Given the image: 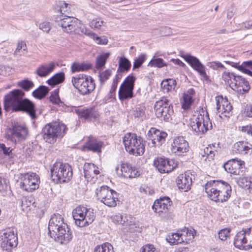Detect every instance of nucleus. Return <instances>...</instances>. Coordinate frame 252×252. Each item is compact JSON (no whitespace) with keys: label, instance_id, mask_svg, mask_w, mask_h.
I'll return each mask as SVG.
<instances>
[{"label":"nucleus","instance_id":"bb28decb","mask_svg":"<svg viewBox=\"0 0 252 252\" xmlns=\"http://www.w3.org/2000/svg\"><path fill=\"white\" fill-rule=\"evenodd\" d=\"M216 109L218 113L224 114L225 117L231 111L232 106L226 98L222 97H216Z\"/></svg>","mask_w":252,"mask_h":252},{"label":"nucleus","instance_id":"7ed1b4c3","mask_svg":"<svg viewBox=\"0 0 252 252\" xmlns=\"http://www.w3.org/2000/svg\"><path fill=\"white\" fill-rule=\"evenodd\" d=\"M73 175L71 166L68 163H55L51 168V177L57 184L69 182Z\"/></svg>","mask_w":252,"mask_h":252},{"label":"nucleus","instance_id":"a19ab883","mask_svg":"<svg viewBox=\"0 0 252 252\" xmlns=\"http://www.w3.org/2000/svg\"><path fill=\"white\" fill-rule=\"evenodd\" d=\"M182 239L179 230L176 233L168 235L166 237L167 241L172 245L183 243V240H182Z\"/></svg>","mask_w":252,"mask_h":252},{"label":"nucleus","instance_id":"9b49d317","mask_svg":"<svg viewBox=\"0 0 252 252\" xmlns=\"http://www.w3.org/2000/svg\"><path fill=\"white\" fill-rule=\"evenodd\" d=\"M57 228L54 230H49V233L52 238L61 244H66L72 239V235L67 224L64 222L62 224H58Z\"/></svg>","mask_w":252,"mask_h":252},{"label":"nucleus","instance_id":"4be33fe9","mask_svg":"<svg viewBox=\"0 0 252 252\" xmlns=\"http://www.w3.org/2000/svg\"><path fill=\"white\" fill-rule=\"evenodd\" d=\"M154 165L161 173H169L176 166L173 160L161 157H158L154 160Z\"/></svg>","mask_w":252,"mask_h":252},{"label":"nucleus","instance_id":"e433bc0d","mask_svg":"<svg viewBox=\"0 0 252 252\" xmlns=\"http://www.w3.org/2000/svg\"><path fill=\"white\" fill-rule=\"evenodd\" d=\"M63 222V218L59 214H55L51 217L48 225L49 230H54L57 228L56 226L58 224L61 223L62 224Z\"/></svg>","mask_w":252,"mask_h":252},{"label":"nucleus","instance_id":"20e7f679","mask_svg":"<svg viewBox=\"0 0 252 252\" xmlns=\"http://www.w3.org/2000/svg\"><path fill=\"white\" fill-rule=\"evenodd\" d=\"M66 126L59 122H54L46 125L42 128L44 140L50 144L54 143L58 138L63 136L66 130Z\"/></svg>","mask_w":252,"mask_h":252},{"label":"nucleus","instance_id":"49530a36","mask_svg":"<svg viewBox=\"0 0 252 252\" xmlns=\"http://www.w3.org/2000/svg\"><path fill=\"white\" fill-rule=\"evenodd\" d=\"M233 73L224 71L222 74V78L226 84L229 85L232 88L234 80H235L236 76Z\"/></svg>","mask_w":252,"mask_h":252},{"label":"nucleus","instance_id":"2f4dec72","mask_svg":"<svg viewBox=\"0 0 252 252\" xmlns=\"http://www.w3.org/2000/svg\"><path fill=\"white\" fill-rule=\"evenodd\" d=\"M103 142L93 137H88L86 142V147L88 150L94 152L101 153Z\"/></svg>","mask_w":252,"mask_h":252},{"label":"nucleus","instance_id":"aec40b11","mask_svg":"<svg viewBox=\"0 0 252 252\" xmlns=\"http://www.w3.org/2000/svg\"><path fill=\"white\" fill-rule=\"evenodd\" d=\"M115 171L119 176L124 178H136L140 175L139 171L134 167L128 163H122L120 168L119 166L115 167Z\"/></svg>","mask_w":252,"mask_h":252},{"label":"nucleus","instance_id":"09e8293b","mask_svg":"<svg viewBox=\"0 0 252 252\" xmlns=\"http://www.w3.org/2000/svg\"><path fill=\"white\" fill-rule=\"evenodd\" d=\"M94 252H114L113 247L109 243H105L101 246H96Z\"/></svg>","mask_w":252,"mask_h":252},{"label":"nucleus","instance_id":"ea45409f","mask_svg":"<svg viewBox=\"0 0 252 252\" xmlns=\"http://www.w3.org/2000/svg\"><path fill=\"white\" fill-rule=\"evenodd\" d=\"M64 73L63 72L57 73L50 78L47 82L49 85L54 86L62 83L64 80Z\"/></svg>","mask_w":252,"mask_h":252},{"label":"nucleus","instance_id":"393cba45","mask_svg":"<svg viewBox=\"0 0 252 252\" xmlns=\"http://www.w3.org/2000/svg\"><path fill=\"white\" fill-rule=\"evenodd\" d=\"M192 175L190 172L180 174L176 179L179 189L184 191L189 190L192 183Z\"/></svg>","mask_w":252,"mask_h":252},{"label":"nucleus","instance_id":"e2e57ef3","mask_svg":"<svg viewBox=\"0 0 252 252\" xmlns=\"http://www.w3.org/2000/svg\"><path fill=\"white\" fill-rule=\"evenodd\" d=\"M230 233V230L228 229H223L220 230L219 232V237L222 240L224 241L226 240L227 237L229 236Z\"/></svg>","mask_w":252,"mask_h":252},{"label":"nucleus","instance_id":"8fccbe9b","mask_svg":"<svg viewBox=\"0 0 252 252\" xmlns=\"http://www.w3.org/2000/svg\"><path fill=\"white\" fill-rule=\"evenodd\" d=\"M17 84L19 87L22 88L25 91H29L34 86L33 83L28 79L19 81Z\"/></svg>","mask_w":252,"mask_h":252},{"label":"nucleus","instance_id":"5701e85b","mask_svg":"<svg viewBox=\"0 0 252 252\" xmlns=\"http://www.w3.org/2000/svg\"><path fill=\"white\" fill-rule=\"evenodd\" d=\"M172 205V201L169 197L164 196L157 199L152 206L153 209L156 213H166L168 212V207Z\"/></svg>","mask_w":252,"mask_h":252},{"label":"nucleus","instance_id":"dca6fc26","mask_svg":"<svg viewBox=\"0 0 252 252\" xmlns=\"http://www.w3.org/2000/svg\"><path fill=\"white\" fill-rule=\"evenodd\" d=\"M224 182L222 180H210L205 184V192L212 200L218 202L219 200L220 190L223 187Z\"/></svg>","mask_w":252,"mask_h":252},{"label":"nucleus","instance_id":"f03ea898","mask_svg":"<svg viewBox=\"0 0 252 252\" xmlns=\"http://www.w3.org/2000/svg\"><path fill=\"white\" fill-rule=\"evenodd\" d=\"M55 22L62 28L63 31L68 33L84 34L87 36H94L90 30L81 24L77 18L66 14L57 15Z\"/></svg>","mask_w":252,"mask_h":252},{"label":"nucleus","instance_id":"864d4df0","mask_svg":"<svg viewBox=\"0 0 252 252\" xmlns=\"http://www.w3.org/2000/svg\"><path fill=\"white\" fill-rule=\"evenodd\" d=\"M27 45L25 41H19L17 44V48L14 53V55H21L24 51L27 50Z\"/></svg>","mask_w":252,"mask_h":252},{"label":"nucleus","instance_id":"412c9836","mask_svg":"<svg viewBox=\"0 0 252 252\" xmlns=\"http://www.w3.org/2000/svg\"><path fill=\"white\" fill-rule=\"evenodd\" d=\"M244 164V161L237 158H233L226 162L223 165V167L228 173L236 175H241L243 173L242 169Z\"/></svg>","mask_w":252,"mask_h":252},{"label":"nucleus","instance_id":"f704fd0d","mask_svg":"<svg viewBox=\"0 0 252 252\" xmlns=\"http://www.w3.org/2000/svg\"><path fill=\"white\" fill-rule=\"evenodd\" d=\"M223 185V187H222L220 190L219 200H218L219 202L227 201L231 195L232 190L229 184L224 181Z\"/></svg>","mask_w":252,"mask_h":252},{"label":"nucleus","instance_id":"3c124183","mask_svg":"<svg viewBox=\"0 0 252 252\" xmlns=\"http://www.w3.org/2000/svg\"><path fill=\"white\" fill-rule=\"evenodd\" d=\"M146 55L145 54H141L137 58L134 60L133 69L139 68L146 60Z\"/></svg>","mask_w":252,"mask_h":252},{"label":"nucleus","instance_id":"b1692460","mask_svg":"<svg viewBox=\"0 0 252 252\" xmlns=\"http://www.w3.org/2000/svg\"><path fill=\"white\" fill-rule=\"evenodd\" d=\"M84 177L88 182L94 183L99 173L98 168L92 163H85L83 167Z\"/></svg>","mask_w":252,"mask_h":252},{"label":"nucleus","instance_id":"de8ad7c7","mask_svg":"<svg viewBox=\"0 0 252 252\" xmlns=\"http://www.w3.org/2000/svg\"><path fill=\"white\" fill-rule=\"evenodd\" d=\"M145 110V107L144 106L140 105L138 106L133 111V115L135 118H136L140 121H143L146 117Z\"/></svg>","mask_w":252,"mask_h":252},{"label":"nucleus","instance_id":"c9c22d12","mask_svg":"<svg viewBox=\"0 0 252 252\" xmlns=\"http://www.w3.org/2000/svg\"><path fill=\"white\" fill-rule=\"evenodd\" d=\"M131 66L130 62L126 57L119 58V66L117 70V73L127 72Z\"/></svg>","mask_w":252,"mask_h":252},{"label":"nucleus","instance_id":"0e129e2a","mask_svg":"<svg viewBox=\"0 0 252 252\" xmlns=\"http://www.w3.org/2000/svg\"><path fill=\"white\" fill-rule=\"evenodd\" d=\"M120 79L121 78L118 76V75H116L115 78L113 79L111 88L110 91L111 94H112L115 92L117 88L118 83L119 82Z\"/></svg>","mask_w":252,"mask_h":252},{"label":"nucleus","instance_id":"13d9d810","mask_svg":"<svg viewBox=\"0 0 252 252\" xmlns=\"http://www.w3.org/2000/svg\"><path fill=\"white\" fill-rule=\"evenodd\" d=\"M90 32L94 34V36H88L94 39V40H95V41L97 44H103V45L107 44V43L108 42V40L107 38H106L104 37H103L102 38H101L100 37L97 36L95 34V33H94L91 30H90Z\"/></svg>","mask_w":252,"mask_h":252},{"label":"nucleus","instance_id":"2eb2a0df","mask_svg":"<svg viewBox=\"0 0 252 252\" xmlns=\"http://www.w3.org/2000/svg\"><path fill=\"white\" fill-rule=\"evenodd\" d=\"M17 237L10 229L2 231L0 233V244L2 249L10 251L17 245Z\"/></svg>","mask_w":252,"mask_h":252},{"label":"nucleus","instance_id":"5fc2aeb1","mask_svg":"<svg viewBox=\"0 0 252 252\" xmlns=\"http://www.w3.org/2000/svg\"><path fill=\"white\" fill-rule=\"evenodd\" d=\"M111 74L112 71L109 69H107L104 71L99 72L98 76L100 84L101 85L103 84L104 82L109 79Z\"/></svg>","mask_w":252,"mask_h":252},{"label":"nucleus","instance_id":"338daca9","mask_svg":"<svg viewBox=\"0 0 252 252\" xmlns=\"http://www.w3.org/2000/svg\"><path fill=\"white\" fill-rule=\"evenodd\" d=\"M243 114L248 117H252V103L246 104L244 108Z\"/></svg>","mask_w":252,"mask_h":252},{"label":"nucleus","instance_id":"9d476101","mask_svg":"<svg viewBox=\"0 0 252 252\" xmlns=\"http://www.w3.org/2000/svg\"><path fill=\"white\" fill-rule=\"evenodd\" d=\"M154 110L158 118L165 122L172 120L174 114L173 105L167 98L162 97L156 101L154 105Z\"/></svg>","mask_w":252,"mask_h":252},{"label":"nucleus","instance_id":"1a4fd4ad","mask_svg":"<svg viewBox=\"0 0 252 252\" xmlns=\"http://www.w3.org/2000/svg\"><path fill=\"white\" fill-rule=\"evenodd\" d=\"M72 215L76 225L79 227L89 225L95 218L93 210L83 206H79L73 210Z\"/></svg>","mask_w":252,"mask_h":252},{"label":"nucleus","instance_id":"ddd939ff","mask_svg":"<svg viewBox=\"0 0 252 252\" xmlns=\"http://www.w3.org/2000/svg\"><path fill=\"white\" fill-rule=\"evenodd\" d=\"M136 78L132 75L127 76L119 88L118 95L120 100L129 99L134 96L133 90Z\"/></svg>","mask_w":252,"mask_h":252},{"label":"nucleus","instance_id":"a211bd4d","mask_svg":"<svg viewBox=\"0 0 252 252\" xmlns=\"http://www.w3.org/2000/svg\"><path fill=\"white\" fill-rule=\"evenodd\" d=\"M148 140L152 141L151 147H160L165 143V139L167 136L166 132L160 131L155 127H152L146 135Z\"/></svg>","mask_w":252,"mask_h":252},{"label":"nucleus","instance_id":"c85d7f7f","mask_svg":"<svg viewBox=\"0 0 252 252\" xmlns=\"http://www.w3.org/2000/svg\"><path fill=\"white\" fill-rule=\"evenodd\" d=\"M224 62L237 68L243 73L247 74L252 77V71L249 69V68L252 69V60L244 62L240 65L239 64V63H234L231 61H225Z\"/></svg>","mask_w":252,"mask_h":252},{"label":"nucleus","instance_id":"37998d69","mask_svg":"<svg viewBox=\"0 0 252 252\" xmlns=\"http://www.w3.org/2000/svg\"><path fill=\"white\" fill-rule=\"evenodd\" d=\"M49 92L48 87L45 86H41L32 92V95L36 98L42 99L44 98Z\"/></svg>","mask_w":252,"mask_h":252},{"label":"nucleus","instance_id":"72a5a7b5","mask_svg":"<svg viewBox=\"0 0 252 252\" xmlns=\"http://www.w3.org/2000/svg\"><path fill=\"white\" fill-rule=\"evenodd\" d=\"M234 245L240 250L244 249L245 245H247V237L245 229H243L237 233L234 238Z\"/></svg>","mask_w":252,"mask_h":252},{"label":"nucleus","instance_id":"4d7b16f0","mask_svg":"<svg viewBox=\"0 0 252 252\" xmlns=\"http://www.w3.org/2000/svg\"><path fill=\"white\" fill-rule=\"evenodd\" d=\"M240 185L245 189H252V179L249 177L242 178L240 182Z\"/></svg>","mask_w":252,"mask_h":252},{"label":"nucleus","instance_id":"cd10ccee","mask_svg":"<svg viewBox=\"0 0 252 252\" xmlns=\"http://www.w3.org/2000/svg\"><path fill=\"white\" fill-rule=\"evenodd\" d=\"M232 151L242 155L251 154L252 153V145L246 141H238L233 145Z\"/></svg>","mask_w":252,"mask_h":252},{"label":"nucleus","instance_id":"4c0bfd02","mask_svg":"<svg viewBox=\"0 0 252 252\" xmlns=\"http://www.w3.org/2000/svg\"><path fill=\"white\" fill-rule=\"evenodd\" d=\"M160 55H159L158 52L156 53L152 59L149 63L148 66L158 68H161L166 66L167 64L164 62L162 59L157 58Z\"/></svg>","mask_w":252,"mask_h":252},{"label":"nucleus","instance_id":"603ef678","mask_svg":"<svg viewBox=\"0 0 252 252\" xmlns=\"http://www.w3.org/2000/svg\"><path fill=\"white\" fill-rule=\"evenodd\" d=\"M104 21L100 18H95L90 22V26L93 29L98 30L104 26Z\"/></svg>","mask_w":252,"mask_h":252},{"label":"nucleus","instance_id":"39448f33","mask_svg":"<svg viewBox=\"0 0 252 252\" xmlns=\"http://www.w3.org/2000/svg\"><path fill=\"white\" fill-rule=\"evenodd\" d=\"M126 151L131 155L137 156L143 154L145 145L140 137L135 133H127L123 138Z\"/></svg>","mask_w":252,"mask_h":252},{"label":"nucleus","instance_id":"79ce46f5","mask_svg":"<svg viewBox=\"0 0 252 252\" xmlns=\"http://www.w3.org/2000/svg\"><path fill=\"white\" fill-rule=\"evenodd\" d=\"M70 6L68 3L64 1H60L55 6V9L60 12L61 14L69 15V12L70 11Z\"/></svg>","mask_w":252,"mask_h":252},{"label":"nucleus","instance_id":"7c9ffc66","mask_svg":"<svg viewBox=\"0 0 252 252\" xmlns=\"http://www.w3.org/2000/svg\"><path fill=\"white\" fill-rule=\"evenodd\" d=\"M57 65L53 62L42 64L37 68L36 73L40 77H46L54 70Z\"/></svg>","mask_w":252,"mask_h":252},{"label":"nucleus","instance_id":"f8f14e48","mask_svg":"<svg viewBox=\"0 0 252 252\" xmlns=\"http://www.w3.org/2000/svg\"><path fill=\"white\" fill-rule=\"evenodd\" d=\"M96 194L98 200L109 207H115L117 205V192L110 189L106 186H103L96 189Z\"/></svg>","mask_w":252,"mask_h":252},{"label":"nucleus","instance_id":"a18cd8bd","mask_svg":"<svg viewBox=\"0 0 252 252\" xmlns=\"http://www.w3.org/2000/svg\"><path fill=\"white\" fill-rule=\"evenodd\" d=\"M110 54L106 53L97 57L95 67L97 69L102 68L105 64L106 60L109 57Z\"/></svg>","mask_w":252,"mask_h":252},{"label":"nucleus","instance_id":"6e6d98bb","mask_svg":"<svg viewBox=\"0 0 252 252\" xmlns=\"http://www.w3.org/2000/svg\"><path fill=\"white\" fill-rule=\"evenodd\" d=\"M247 237L246 247L252 249V227L245 229Z\"/></svg>","mask_w":252,"mask_h":252},{"label":"nucleus","instance_id":"f257e3e1","mask_svg":"<svg viewBox=\"0 0 252 252\" xmlns=\"http://www.w3.org/2000/svg\"><path fill=\"white\" fill-rule=\"evenodd\" d=\"M24 96L25 93L21 90L15 89L11 91L4 96V109L6 111L11 109L13 111L26 112L34 119L36 117L34 104Z\"/></svg>","mask_w":252,"mask_h":252},{"label":"nucleus","instance_id":"6e6552de","mask_svg":"<svg viewBox=\"0 0 252 252\" xmlns=\"http://www.w3.org/2000/svg\"><path fill=\"white\" fill-rule=\"evenodd\" d=\"M71 83L73 87L82 95L89 94L95 88V83L93 78L83 74L72 77Z\"/></svg>","mask_w":252,"mask_h":252},{"label":"nucleus","instance_id":"774afa93","mask_svg":"<svg viewBox=\"0 0 252 252\" xmlns=\"http://www.w3.org/2000/svg\"><path fill=\"white\" fill-rule=\"evenodd\" d=\"M124 216L120 214H117L112 217L113 221L116 223H120L122 224L123 221Z\"/></svg>","mask_w":252,"mask_h":252},{"label":"nucleus","instance_id":"423d86ee","mask_svg":"<svg viewBox=\"0 0 252 252\" xmlns=\"http://www.w3.org/2000/svg\"><path fill=\"white\" fill-rule=\"evenodd\" d=\"M28 129L25 125L18 122L12 124L5 132L6 139L14 144L21 143L28 135Z\"/></svg>","mask_w":252,"mask_h":252},{"label":"nucleus","instance_id":"a878e982","mask_svg":"<svg viewBox=\"0 0 252 252\" xmlns=\"http://www.w3.org/2000/svg\"><path fill=\"white\" fill-rule=\"evenodd\" d=\"M232 89L238 92L240 94L248 93L251 87L249 82L241 76L237 75L234 80Z\"/></svg>","mask_w":252,"mask_h":252},{"label":"nucleus","instance_id":"473e14b6","mask_svg":"<svg viewBox=\"0 0 252 252\" xmlns=\"http://www.w3.org/2000/svg\"><path fill=\"white\" fill-rule=\"evenodd\" d=\"M195 94L193 89H189L183 95L182 108L186 110L189 108L193 102V97Z\"/></svg>","mask_w":252,"mask_h":252},{"label":"nucleus","instance_id":"c03bdc74","mask_svg":"<svg viewBox=\"0 0 252 252\" xmlns=\"http://www.w3.org/2000/svg\"><path fill=\"white\" fill-rule=\"evenodd\" d=\"M181 238L183 240V243L187 242L188 241L194 238V234L193 232L189 230L188 228L185 227L181 230H179Z\"/></svg>","mask_w":252,"mask_h":252},{"label":"nucleus","instance_id":"69168bd1","mask_svg":"<svg viewBox=\"0 0 252 252\" xmlns=\"http://www.w3.org/2000/svg\"><path fill=\"white\" fill-rule=\"evenodd\" d=\"M39 28L43 32L48 33L51 29V25L49 22H44L39 24Z\"/></svg>","mask_w":252,"mask_h":252},{"label":"nucleus","instance_id":"c756f323","mask_svg":"<svg viewBox=\"0 0 252 252\" xmlns=\"http://www.w3.org/2000/svg\"><path fill=\"white\" fill-rule=\"evenodd\" d=\"M76 113L80 118L85 119H97L99 116L98 112L94 108H79L76 110Z\"/></svg>","mask_w":252,"mask_h":252},{"label":"nucleus","instance_id":"6ab92c4d","mask_svg":"<svg viewBox=\"0 0 252 252\" xmlns=\"http://www.w3.org/2000/svg\"><path fill=\"white\" fill-rule=\"evenodd\" d=\"M188 142L183 136H178L173 139L171 151L176 156H184L189 151Z\"/></svg>","mask_w":252,"mask_h":252},{"label":"nucleus","instance_id":"f3484780","mask_svg":"<svg viewBox=\"0 0 252 252\" xmlns=\"http://www.w3.org/2000/svg\"><path fill=\"white\" fill-rule=\"evenodd\" d=\"M180 56L201 76L204 78L207 77L205 67L197 58L191 55L190 54H186L183 51L180 52Z\"/></svg>","mask_w":252,"mask_h":252},{"label":"nucleus","instance_id":"bf43d9fd","mask_svg":"<svg viewBox=\"0 0 252 252\" xmlns=\"http://www.w3.org/2000/svg\"><path fill=\"white\" fill-rule=\"evenodd\" d=\"M124 218H123V221L122 223V224L124 225H125L126 226H130L131 225H132L134 223V220L132 217H131L130 215H125V216H124Z\"/></svg>","mask_w":252,"mask_h":252},{"label":"nucleus","instance_id":"58836bf2","mask_svg":"<svg viewBox=\"0 0 252 252\" xmlns=\"http://www.w3.org/2000/svg\"><path fill=\"white\" fill-rule=\"evenodd\" d=\"M92 67L91 64L85 63H73L71 66V71L72 73L76 72L84 71L88 70Z\"/></svg>","mask_w":252,"mask_h":252},{"label":"nucleus","instance_id":"680f3d73","mask_svg":"<svg viewBox=\"0 0 252 252\" xmlns=\"http://www.w3.org/2000/svg\"><path fill=\"white\" fill-rule=\"evenodd\" d=\"M208 66L213 69H225L224 66L219 62H212L208 63Z\"/></svg>","mask_w":252,"mask_h":252},{"label":"nucleus","instance_id":"052dcab7","mask_svg":"<svg viewBox=\"0 0 252 252\" xmlns=\"http://www.w3.org/2000/svg\"><path fill=\"white\" fill-rule=\"evenodd\" d=\"M140 252H158L153 245L147 244L143 246L140 249Z\"/></svg>","mask_w":252,"mask_h":252},{"label":"nucleus","instance_id":"4468645a","mask_svg":"<svg viewBox=\"0 0 252 252\" xmlns=\"http://www.w3.org/2000/svg\"><path fill=\"white\" fill-rule=\"evenodd\" d=\"M21 176L19 184L21 189L28 192H32L38 189L40 178L36 173L29 172Z\"/></svg>","mask_w":252,"mask_h":252},{"label":"nucleus","instance_id":"0eeeda50","mask_svg":"<svg viewBox=\"0 0 252 252\" xmlns=\"http://www.w3.org/2000/svg\"><path fill=\"white\" fill-rule=\"evenodd\" d=\"M197 116H193L190 119L189 126L196 135H202L212 128V124L207 112L202 111Z\"/></svg>","mask_w":252,"mask_h":252}]
</instances>
